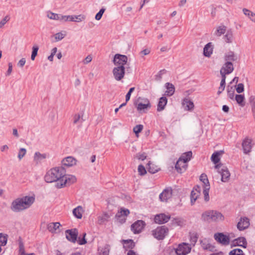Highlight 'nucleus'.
<instances>
[{
  "label": "nucleus",
  "instance_id": "obj_1",
  "mask_svg": "<svg viewBox=\"0 0 255 255\" xmlns=\"http://www.w3.org/2000/svg\"><path fill=\"white\" fill-rule=\"evenodd\" d=\"M44 180L47 183L55 182V187L60 189L74 183L77 178L74 175L66 174L62 167H56L46 172Z\"/></svg>",
  "mask_w": 255,
  "mask_h": 255
},
{
  "label": "nucleus",
  "instance_id": "obj_2",
  "mask_svg": "<svg viewBox=\"0 0 255 255\" xmlns=\"http://www.w3.org/2000/svg\"><path fill=\"white\" fill-rule=\"evenodd\" d=\"M35 198L32 196H25L13 200L10 209L14 212H19L29 208L34 203Z\"/></svg>",
  "mask_w": 255,
  "mask_h": 255
},
{
  "label": "nucleus",
  "instance_id": "obj_3",
  "mask_svg": "<svg viewBox=\"0 0 255 255\" xmlns=\"http://www.w3.org/2000/svg\"><path fill=\"white\" fill-rule=\"evenodd\" d=\"M202 219L204 221H220L224 219V216L219 212L215 210L205 211L202 215Z\"/></svg>",
  "mask_w": 255,
  "mask_h": 255
},
{
  "label": "nucleus",
  "instance_id": "obj_4",
  "mask_svg": "<svg viewBox=\"0 0 255 255\" xmlns=\"http://www.w3.org/2000/svg\"><path fill=\"white\" fill-rule=\"evenodd\" d=\"M137 110L140 113H145L150 109L151 105L147 98L139 97L135 104Z\"/></svg>",
  "mask_w": 255,
  "mask_h": 255
},
{
  "label": "nucleus",
  "instance_id": "obj_5",
  "mask_svg": "<svg viewBox=\"0 0 255 255\" xmlns=\"http://www.w3.org/2000/svg\"><path fill=\"white\" fill-rule=\"evenodd\" d=\"M215 168L218 170L219 173L221 175V181L223 182H227L230 178V173L228 168L223 166L222 164H218L215 166Z\"/></svg>",
  "mask_w": 255,
  "mask_h": 255
},
{
  "label": "nucleus",
  "instance_id": "obj_6",
  "mask_svg": "<svg viewBox=\"0 0 255 255\" xmlns=\"http://www.w3.org/2000/svg\"><path fill=\"white\" fill-rule=\"evenodd\" d=\"M192 247L191 245L186 243H182L178 245L175 249L177 255H186L190 253Z\"/></svg>",
  "mask_w": 255,
  "mask_h": 255
},
{
  "label": "nucleus",
  "instance_id": "obj_7",
  "mask_svg": "<svg viewBox=\"0 0 255 255\" xmlns=\"http://www.w3.org/2000/svg\"><path fill=\"white\" fill-rule=\"evenodd\" d=\"M114 77L116 81H121L125 74V66H116L113 70Z\"/></svg>",
  "mask_w": 255,
  "mask_h": 255
},
{
  "label": "nucleus",
  "instance_id": "obj_8",
  "mask_svg": "<svg viewBox=\"0 0 255 255\" xmlns=\"http://www.w3.org/2000/svg\"><path fill=\"white\" fill-rule=\"evenodd\" d=\"M113 62L116 66H124L128 62V57L125 55L116 54L114 56Z\"/></svg>",
  "mask_w": 255,
  "mask_h": 255
},
{
  "label": "nucleus",
  "instance_id": "obj_9",
  "mask_svg": "<svg viewBox=\"0 0 255 255\" xmlns=\"http://www.w3.org/2000/svg\"><path fill=\"white\" fill-rule=\"evenodd\" d=\"M215 240L219 243L224 246H227L230 244V238L222 233H217L214 234Z\"/></svg>",
  "mask_w": 255,
  "mask_h": 255
},
{
  "label": "nucleus",
  "instance_id": "obj_10",
  "mask_svg": "<svg viewBox=\"0 0 255 255\" xmlns=\"http://www.w3.org/2000/svg\"><path fill=\"white\" fill-rule=\"evenodd\" d=\"M167 232L168 229L164 226H162L153 231L152 235L158 240H162L164 238Z\"/></svg>",
  "mask_w": 255,
  "mask_h": 255
},
{
  "label": "nucleus",
  "instance_id": "obj_11",
  "mask_svg": "<svg viewBox=\"0 0 255 255\" xmlns=\"http://www.w3.org/2000/svg\"><path fill=\"white\" fill-rule=\"evenodd\" d=\"M78 232L77 229L74 228L67 230L65 231L66 238L69 241L75 243L77 240Z\"/></svg>",
  "mask_w": 255,
  "mask_h": 255
},
{
  "label": "nucleus",
  "instance_id": "obj_12",
  "mask_svg": "<svg viewBox=\"0 0 255 255\" xmlns=\"http://www.w3.org/2000/svg\"><path fill=\"white\" fill-rule=\"evenodd\" d=\"M234 69L233 64L232 62H226L220 70L221 75H224L231 73Z\"/></svg>",
  "mask_w": 255,
  "mask_h": 255
},
{
  "label": "nucleus",
  "instance_id": "obj_13",
  "mask_svg": "<svg viewBox=\"0 0 255 255\" xmlns=\"http://www.w3.org/2000/svg\"><path fill=\"white\" fill-rule=\"evenodd\" d=\"M145 224L142 220H138L131 226V230L134 234L139 233L144 228Z\"/></svg>",
  "mask_w": 255,
  "mask_h": 255
},
{
  "label": "nucleus",
  "instance_id": "obj_14",
  "mask_svg": "<svg viewBox=\"0 0 255 255\" xmlns=\"http://www.w3.org/2000/svg\"><path fill=\"white\" fill-rule=\"evenodd\" d=\"M250 220L247 217L241 218L240 221L238 223L237 228L240 231H243L247 229L250 226Z\"/></svg>",
  "mask_w": 255,
  "mask_h": 255
},
{
  "label": "nucleus",
  "instance_id": "obj_15",
  "mask_svg": "<svg viewBox=\"0 0 255 255\" xmlns=\"http://www.w3.org/2000/svg\"><path fill=\"white\" fill-rule=\"evenodd\" d=\"M201 188L200 186L197 185L194 187L193 190L191 191L190 198H191V204L193 205L196 200L197 199L198 197L200 195V192Z\"/></svg>",
  "mask_w": 255,
  "mask_h": 255
},
{
  "label": "nucleus",
  "instance_id": "obj_16",
  "mask_svg": "<svg viewBox=\"0 0 255 255\" xmlns=\"http://www.w3.org/2000/svg\"><path fill=\"white\" fill-rule=\"evenodd\" d=\"M170 218V216L169 215H167L164 214H160L155 216L154 221L157 224H162L167 223Z\"/></svg>",
  "mask_w": 255,
  "mask_h": 255
},
{
  "label": "nucleus",
  "instance_id": "obj_17",
  "mask_svg": "<svg viewBox=\"0 0 255 255\" xmlns=\"http://www.w3.org/2000/svg\"><path fill=\"white\" fill-rule=\"evenodd\" d=\"M182 104L185 111H192L194 109V104L188 98H184L182 100Z\"/></svg>",
  "mask_w": 255,
  "mask_h": 255
},
{
  "label": "nucleus",
  "instance_id": "obj_18",
  "mask_svg": "<svg viewBox=\"0 0 255 255\" xmlns=\"http://www.w3.org/2000/svg\"><path fill=\"white\" fill-rule=\"evenodd\" d=\"M172 196V189L168 188L164 189L159 195V199L161 201L166 202Z\"/></svg>",
  "mask_w": 255,
  "mask_h": 255
},
{
  "label": "nucleus",
  "instance_id": "obj_19",
  "mask_svg": "<svg viewBox=\"0 0 255 255\" xmlns=\"http://www.w3.org/2000/svg\"><path fill=\"white\" fill-rule=\"evenodd\" d=\"M242 147L244 152L246 154L249 153L251 151L252 148V140L251 139L247 137L242 142Z\"/></svg>",
  "mask_w": 255,
  "mask_h": 255
},
{
  "label": "nucleus",
  "instance_id": "obj_20",
  "mask_svg": "<svg viewBox=\"0 0 255 255\" xmlns=\"http://www.w3.org/2000/svg\"><path fill=\"white\" fill-rule=\"evenodd\" d=\"M47 16L50 19L59 21L61 22H64V15L61 14H58L48 11L47 12Z\"/></svg>",
  "mask_w": 255,
  "mask_h": 255
},
{
  "label": "nucleus",
  "instance_id": "obj_21",
  "mask_svg": "<svg viewBox=\"0 0 255 255\" xmlns=\"http://www.w3.org/2000/svg\"><path fill=\"white\" fill-rule=\"evenodd\" d=\"M187 167V162L179 158L176 162L175 168L179 173H182Z\"/></svg>",
  "mask_w": 255,
  "mask_h": 255
},
{
  "label": "nucleus",
  "instance_id": "obj_22",
  "mask_svg": "<svg viewBox=\"0 0 255 255\" xmlns=\"http://www.w3.org/2000/svg\"><path fill=\"white\" fill-rule=\"evenodd\" d=\"M247 242L246 239L244 237H239L238 239L234 240L233 242V246H240L246 248L247 247Z\"/></svg>",
  "mask_w": 255,
  "mask_h": 255
},
{
  "label": "nucleus",
  "instance_id": "obj_23",
  "mask_svg": "<svg viewBox=\"0 0 255 255\" xmlns=\"http://www.w3.org/2000/svg\"><path fill=\"white\" fill-rule=\"evenodd\" d=\"M201 246L205 250L212 251L214 247L212 246L209 241L207 239H204L200 241Z\"/></svg>",
  "mask_w": 255,
  "mask_h": 255
},
{
  "label": "nucleus",
  "instance_id": "obj_24",
  "mask_svg": "<svg viewBox=\"0 0 255 255\" xmlns=\"http://www.w3.org/2000/svg\"><path fill=\"white\" fill-rule=\"evenodd\" d=\"M62 163L63 165L70 167L76 164V160L72 156H68L63 159Z\"/></svg>",
  "mask_w": 255,
  "mask_h": 255
},
{
  "label": "nucleus",
  "instance_id": "obj_25",
  "mask_svg": "<svg viewBox=\"0 0 255 255\" xmlns=\"http://www.w3.org/2000/svg\"><path fill=\"white\" fill-rule=\"evenodd\" d=\"M110 218V215L107 213L104 212L98 217V223L99 225H103L108 222Z\"/></svg>",
  "mask_w": 255,
  "mask_h": 255
},
{
  "label": "nucleus",
  "instance_id": "obj_26",
  "mask_svg": "<svg viewBox=\"0 0 255 255\" xmlns=\"http://www.w3.org/2000/svg\"><path fill=\"white\" fill-rule=\"evenodd\" d=\"M213 46L211 42L207 43L203 49V54L206 57H209L213 53Z\"/></svg>",
  "mask_w": 255,
  "mask_h": 255
},
{
  "label": "nucleus",
  "instance_id": "obj_27",
  "mask_svg": "<svg viewBox=\"0 0 255 255\" xmlns=\"http://www.w3.org/2000/svg\"><path fill=\"white\" fill-rule=\"evenodd\" d=\"M60 226L61 224L59 222L50 223L47 225V229L52 233H56Z\"/></svg>",
  "mask_w": 255,
  "mask_h": 255
},
{
  "label": "nucleus",
  "instance_id": "obj_28",
  "mask_svg": "<svg viewBox=\"0 0 255 255\" xmlns=\"http://www.w3.org/2000/svg\"><path fill=\"white\" fill-rule=\"evenodd\" d=\"M47 157L46 153L41 154L39 152H36L34 155V161L36 163H38L41 162L42 160L46 159Z\"/></svg>",
  "mask_w": 255,
  "mask_h": 255
},
{
  "label": "nucleus",
  "instance_id": "obj_29",
  "mask_svg": "<svg viewBox=\"0 0 255 255\" xmlns=\"http://www.w3.org/2000/svg\"><path fill=\"white\" fill-rule=\"evenodd\" d=\"M165 87L166 88V91L165 93V95L167 96H172L175 92L174 86L171 83H166L165 84Z\"/></svg>",
  "mask_w": 255,
  "mask_h": 255
},
{
  "label": "nucleus",
  "instance_id": "obj_30",
  "mask_svg": "<svg viewBox=\"0 0 255 255\" xmlns=\"http://www.w3.org/2000/svg\"><path fill=\"white\" fill-rule=\"evenodd\" d=\"M226 62L235 61L237 60V56L233 51H229L226 53L224 56Z\"/></svg>",
  "mask_w": 255,
  "mask_h": 255
},
{
  "label": "nucleus",
  "instance_id": "obj_31",
  "mask_svg": "<svg viewBox=\"0 0 255 255\" xmlns=\"http://www.w3.org/2000/svg\"><path fill=\"white\" fill-rule=\"evenodd\" d=\"M226 26L223 25H220L217 27L214 32V35L216 36L220 37L226 32Z\"/></svg>",
  "mask_w": 255,
  "mask_h": 255
},
{
  "label": "nucleus",
  "instance_id": "obj_32",
  "mask_svg": "<svg viewBox=\"0 0 255 255\" xmlns=\"http://www.w3.org/2000/svg\"><path fill=\"white\" fill-rule=\"evenodd\" d=\"M167 99L165 97H162L159 99V101L157 105V110L158 112L164 110L165 106L166 105Z\"/></svg>",
  "mask_w": 255,
  "mask_h": 255
},
{
  "label": "nucleus",
  "instance_id": "obj_33",
  "mask_svg": "<svg viewBox=\"0 0 255 255\" xmlns=\"http://www.w3.org/2000/svg\"><path fill=\"white\" fill-rule=\"evenodd\" d=\"M234 99L236 101L237 103L242 107L245 106V96L243 95H236L234 97Z\"/></svg>",
  "mask_w": 255,
  "mask_h": 255
},
{
  "label": "nucleus",
  "instance_id": "obj_34",
  "mask_svg": "<svg viewBox=\"0 0 255 255\" xmlns=\"http://www.w3.org/2000/svg\"><path fill=\"white\" fill-rule=\"evenodd\" d=\"M83 212V208L81 206H79L73 210L74 216L77 219H81L82 217V213Z\"/></svg>",
  "mask_w": 255,
  "mask_h": 255
},
{
  "label": "nucleus",
  "instance_id": "obj_35",
  "mask_svg": "<svg viewBox=\"0 0 255 255\" xmlns=\"http://www.w3.org/2000/svg\"><path fill=\"white\" fill-rule=\"evenodd\" d=\"M222 151L214 152L211 156V160L214 164L218 163L220 160V156L222 154Z\"/></svg>",
  "mask_w": 255,
  "mask_h": 255
},
{
  "label": "nucleus",
  "instance_id": "obj_36",
  "mask_svg": "<svg viewBox=\"0 0 255 255\" xmlns=\"http://www.w3.org/2000/svg\"><path fill=\"white\" fill-rule=\"evenodd\" d=\"M225 41L228 43L233 42L234 40L233 34L232 30H228L226 34L224 36Z\"/></svg>",
  "mask_w": 255,
  "mask_h": 255
},
{
  "label": "nucleus",
  "instance_id": "obj_37",
  "mask_svg": "<svg viewBox=\"0 0 255 255\" xmlns=\"http://www.w3.org/2000/svg\"><path fill=\"white\" fill-rule=\"evenodd\" d=\"M147 169L149 172L154 174L156 172H157L159 168L157 166L154 165L152 163H151L150 161H149L147 164Z\"/></svg>",
  "mask_w": 255,
  "mask_h": 255
},
{
  "label": "nucleus",
  "instance_id": "obj_38",
  "mask_svg": "<svg viewBox=\"0 0 255 255\" xmlns=\"http://www.w3.org/2000/svg\"><path fill=\"white\" fill-rule=\"evenodd\" d=\"M123 242L124 243V248H125L126 250H128V249H132L135 246L134 243L131 240H124Z\"/></svg>",
  "mask_w": 255,
  "mask_h": 255
},
{
  "label": "nucleus",
  "instance_id": "obj_39",
  "mask_svg": "<svg viewBox=\"0 0 255 255\" xmlns=\"http://www.w3.org/2000/svg\"><path fill=\"white\" fill-rule=\"evenodd\" d=\"M192 155V153L191 151H190L183 153L179 158L187 162L191 159Z\"/></svg>",
  "mask_w": 255,
  "mask_h": 255
},
{
  "label": "nucleus",
  "instance_id": "obj_40",
  "mask_svg": "<svg viewBox=\"0 0 255 255\" xmlns=\"http://www.w3.org/2000/svg\"><path fill=\"white\" fill-rule=\"evenodd\" d=\"M129 211L127 209L125 208H121L120 210V211L119 212L117 215L116 217L118 218H122V216H124V217H125L127 216H128L129 214Z\"/></svg>",
  "mask_w": 255,
  "mask_h": 255
},
{
  "label": "nucleus",
  "instance_id": "obj_41",
  "mask_svg": "<svg viewBox=\"0 0 255 255\" xmlns=\"http://www.w3.org/2000/svg\"><path fill=\"white\" fill-rule=\"evenodd\" d=\"M200 180L203 183V187L204 188L206 186H208V187H210L209 180L208 179L207 176L205 174H202L200 177Z\"/></svg>",
  "mask_w": 255,
  "mask_h": 255
},
{
  "label": "nucleus",
  "instance_id": "obj_42",
  "mask_svg": "<svg viewBox=\"0 0 255 255\" xmlns=\"http://www.w3.org/2000/svg\"><path fill=\"white\" fill-rule=\"evenodd\" d=\"M66 35V31H61L56 33L54 35V38L56 41H59L62 40Z\"/></svg>",
  "mask_w": 255,
  "mask_h": 255
},
{
  "label": "nucleus",
  "instance_id": "obj_43",
  "mask_svg": "<svg viewBox=\"0 0 255 255\" xmlns=\"http://www.w3.org/2000/svg\"><path fill=\"white\" fill-rule=\"evenodd\" d=\"M235 89L233 86H230L229 85L227 87L228 96L232 100L234 99Z\"/></svg>",
  "mask_w": 255,
  "mask_h": 255
},
{
  "label": "nucleus",
  "instance_id": "obj_44",
  "mask_svg": "<svg viewBox=\"0 0 255 255\" xmlns=\"http://www.w3.org/2000/svg\"><path fill=\"white\" fill-rule=\"evenodd\" d=\"M110 249V246L106 245L100 250L98 255H109Z\"/></svg>",
  "mask_w": 255,
  "mask_h": 255
},
{
  "label": "nucleus",
  "instance_id": "obj_45",
  "mask_svg": "<svg viewBox=\"0 0 255 255\" xmlns=\"http://www.w3.org/2000/svg\"><path fill=\"white\" fill-rule=\"evenodd\" d=\"M210 189V187H208V186H206V187H205L204 188H203V194L204 196V200L205 201L207 202L209 200V190Z\"/></svg>",
  "mask_w": 255,
  "mask_h": 255
},
{
  "label": "nucleus",
  "instance_id": "obj_46",
  "mask_svg": "<svg viewBox=\"0 0 255 255\" xmlns=\"http://www.w3.org/2000/svg\"><path fill=\"white\" fill-rule=\"evenodd\" d=\"M86 16L84 14H79L78 15H74L73 22H80L86 19Z\"/></svg>",
  "mask_w": 255,
  "mask_h": 255
},
{
  "label": "nucleus",
  "instance_id": "obj_47",
  "mask_svg": "<svg viewBox=\"0 0 255 255\" xmlns=\"http://www.w3.org/2000/svg\"><path fill=\"white\" fill-rule=\"evenodd\" d=\"M198 237L196 234H192L190 235V244L191 247H194L197 241Z\"/></svg>",
  "mask_w": 255,
  "mask_h": 255
},
{
  "label": "nucleus",
  "instance_id": "obj_48",
  "mask_svg": "<svg viewBox=\"0 0 255 255\" xmlns=\"http://www.w3.org/2000/svg\"><path fill=\"white\" fill-rule=\"evenodd\" d=\"M229 255H244L243 251L240 249H235L231 251Z\"/></svg>",
  "mask_w": 255,
  "mask_h": 255
},
{
  "label": "nucleus",
  "instance_id": "obj_49",
  "mask_svg": "<svg viewBox=\"0 0 255 255\" xmlns=\"http://www.w3.org/2000/svg\"><path fill=\"white\" fill-rule=\"evenodd\" d=\"M39 49V47L37 45H34L32 47V51L31 55V59L32 60H34L35 57L37 55V52Z\"/></svg>",
  "mask_w": 255,
  "mask_h": 255
},
{
  "label": "nucleus",
  "instance_id": "obj_50",
  "mask_svg": "<svg viewBox=\"0 0 255 255\" xmlns=\"http://www.w3.org/2000/svg\"><path fill=\"white\" fill-rule=\"evenodd\" d=\"M143 126L142 125H138L133 128V131L136 134V136H138V134L143 129Z\"/></svg>",
  "mask_w": 255,
  "mask_h": 255
},
{
  "label": "nucleus",
  "instance_id": "obj_51",
  "mask_svg": "<svg viewBox=\"0 0 255 255\" xmlns=\"http://www.w3.org/2000/svg\"><path fill=\"white\" fill-rule=\"evenodd\" d=\"M26 153V150L24 148H20L18 153V158L19 160H21L25 155Z\"/></svg>",
  "mask_w": 255,
  "mask_h": 255
},
{
  "label": "nucleus",
  "instance_id": "obj_52",
  "mask_svg": "<svg viewBox=\"0 0 255 255\" xmlns=\"http://www.w3.org/2000/svg\"><path fill=\"white\" fill-rule=\"evenodd\" d=\"M86 236V233L83 234V237L81 238L80 237L78 238V244L80 245H85L87 243V241L85 239V237Z\"/></svg>",
  "mask_w": 255,
  "mask_h": 255
},
{
  "label": "nucleus",
  "instance_id": "obj_53",
  "mask_svg": "<svg viewBox=\"0 0 255 255\" xmlns=\"http://www.w3.org/2000/svg\"><path fill=\"white\" fill-rule=\"evenodd\" d=\"M19 254L20 255H28L25 253L24 245L21 242L19 243Z\"/></svg>",
  "mask_w": 255,
  "mask_h": 255
},
{
  "label": "nucleus",
  "instance_id": "obj_54",
  "mask_svg": "<svg viewBox=\"0 0 255 255\" xmlns=\"http://www.w3.org/2000/svg\"><path fill=\"white\" fill-rule=\"evenodd\" d=\"M105 11V8H102L100 11L96 14L95 16V19L97 20H99L101 19L102 16Z\"/></svg>",
  "mask_w": 255,
  "mask_h": 255
},
{
  "label": "nucleus",
  "instance_id": "obj_55",
  "mask_svg": "<svg viewBox=\"0 0 255 255\" xmlns=\"http://www.w3.org/2000/svg\"><path fill=\"white\" fill-rule=\"evenodd\" d=\"M10 19L9 15H6L0 21V28H1Z\"/></svg>",
  "mask_w": 255,
  "mask_h": 255
},
{
  "label": "nucleus",
  "instance_id": "obj_56",
  "mask_svg": "<svg viewBox=\"0 0 255 255\" xmlns=\"http://www.w3.org/2000/svg\"><path fill=\"white\" fill-rule=\"evenodd\" d=\"M138 172L140 175H144L146 173V170L142 165H139L138 166Z\"/></svg>",
  "mask_w": 255,
  "mask_h": 255
},
{
  "label": "nucleus",
  "instance_id": "obj_57",
  "mask_svg": "<svg viewBox=\"0 0 255 255\" xmlns=\"http://www.w3.org/2000/svg\"><path fill=\"white\" fill-rule=\"evenodd\" d=\"M82 120L81 119V116L79 114L75 115L73 118V123L74 124L78 123H82Z\"/></svg>",
  "mask_w": 255,
  "mask_h": 255
},
{
  "label": "nucleus",
  "instance_id": "obj_58",
  "mask_svg": "<svg viewBox=\"0 0 255 255\" xmlns=\"http://www.w3.org/2000/svg\"><path fill=\"white\" fill-rule=\"evenodd\" d=\"M7 242V238L2 233H0V243L2 246H5Z\"/></svg>",
  "mask_w": 255,
  "mask_h": 255
},
{
  "label": "nucleus",
  "instance_id": "obj_59",
  "mask_svg": "<svg viewBox=\"0 0 255 255\" xmlns=\"http://www.w3.org/2000/svg\"><path fill=\"white\" fill-rule=\"evenodd\" d=\"M243 12L245 15L248 17L249 19L252 16L253 13H254V12L246 8H244L243 9Z\"/></svg>",
  "mask_w": 255,
  "mask_h": 255
},
{
  "label": "nucleus",
  "instance_id": "obj_60",
  "mask_svg": "<svg viewBox=\"0 0 255 255\" xmlns=\"http://www.w3.org/2000/svg\"><path fill=\"white\" fill-rule=\"evenodd\" d=\"M236 91L238 93H241L244 91V85L242 83H240L237 85Z\"/></svg>",
  "mask_w": 255,
  "mask_h": 255
},
{
  "label": "nucleus",
  "instance_id": "obj_61",
  "mask_svg": "<svg viewBox=\"0 0 255 255\" xmlns=\"http://www.w3.org/2000/svg\"><path fill=\"white\" fill-rule=\"evenodd\" d=\"M136 158L141 160H144L146 158V154L145 153H138L136 155Z\"/></svg>",
  "mask_w": 255,
  "mask_h": 255
},
{
  "label": "nucleus",
  "instance_id": "obj_62",
  "mask_svg": "<svg viewBox=\"0 0 255 255\" xmlns=\"http://www.w3.org/2000/svg\"><path fill=\"white\" fill-rule=\"evenodd\" d=\"M134 90V87H132V88H131L129 89L128 92V93L127 94V95L126 96V102H127L129 100L130 96H131V94L132 92H133Z\"/></svg>",
  "mask_w": 255,
  "mask_h": 255
},
{
  "label": "nucleus",
  "instance_id": "obj_63",
  "mask_svg": "<svg viewBox=\"0 0 255 255\" xmlns=\"http://www.w3.org/2000/svg\"><path fill=\"white\" fill-rule=\"evenodd\" d=\"M74 15H64V22L67 21H73Z\"/></svg>",
  "mask_w": 255,
  "mask_h": 255
},
{
  "label": "nucleus",
  "instance_id": "obj_64",
  "mask_svg": "<svg viewBox=\"0 0 255 255\" xmlns=\"http://www.w3.org/2000/svg\"><path fill=\"white\" fill-rule=\"evenodd\" d=\"M92 60V57L91 55H88L85 59L83 61V63L84 64H87L91 62Z\"/></svg>",
  "mask_w": 255,
  "mask_h": 255
}]
</instances>
